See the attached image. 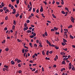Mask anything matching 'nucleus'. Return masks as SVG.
<instances>
[{"instance_id":"obj_19","label":"nucleus","mask_w":75,"mask_h":75,"mask_svg":"<svg viewBox=\"0 0 75 75\" xmlns=\"http://www.w3.org/2000/svg\"><path fill=\"white\" fill-rule=\"evenodd\" d=\"M30 37L31 38H34V36L33 35H32V36L30 35Z\"/></svg>"},{"instance_id":"obj_14","label":"nucleus","mask_w":75,"mask_h":75,"mask_svg":"<svg viewBox=\"0 0 75 75\" xmlns=\"http://www.w3.org/2000/svg\"><path fill=\"white\" fill-rule=\"evenodd\" d=\"M52 16H53V18H57L56 16H55L54 15V14H52Z\"/></svg>"},{"instance_id":"obj_36","label":"nucleus","mask_w":75,"mask_h":75,"mask_svg":"<svg viewBox=\"0 0 75 75\" xmlns=\"http://www.w3.org/2000/svg\"><path fill=\"white\" fill-rule=\"evenodd\" d=\"M18 72L19 74H21V73L22 72V71H21V70H19Z\"/></svg>"},{"instance_id":"obj_26","label":"nucleus","mask_w":75,"mask_h":75,"mask_svg":"<svg viewBox=\"0 0 75 75\" xmlns=\"http://www.w3.org/2000/svg\"><path fill=\"white\" fill-rule=\"evenodd\" d=\"M5 20H7L8 19V16H7L5 18Z\"/></svg>"},{"instance_id":"obj_32","label":"nucleus","mask_w":75,"mask_h":75,"mask_svg":"<svg viewBox=\"0 0 75 75\" xmlns=\"http://www.w3.org/2000/svg\"><path fill=\"white\" fill-rule=\"evenodd\" d=\"M42 54L43 55H45V52H44V51H42Z\"/></svg>"},{"instance_id":"obj_35","label":"nucleus","mask_w":75,"mask_h":75,"mask_svg":"<svg viewBox=\"0 0 75 75\" xmlns=\"http://www.w3.org/2000/svg\"><path fill=\"white\" fill-rule=\"evenodd\" d=\"M49 52V51H47V52L46 53V54L47 55H48V52Z\"/></svg>"},{"instance_id":"obj_21","label":"nucleus","mask_w":75,"mask_h":75,"mask_svg":"<svg viewBox=\"0 0 75 75\" xmlns=\"http://www.w3.org/2000/svg\"><path fill=\"white\" fill-rule=\"evenodd\" d=\"M1 5L3 7H4V3H3V2H2L1 3Z\"/></svg>"},{"instance_id":"obj_25","label":"nucleus","mask_w":75,"mask_h":75,"mask_svg":"<svg viewBox=\"0 0 75 75\" xmlns=\"http://www.w3.org/2000/svg\"><path fill=\"white\" fill-rule=\"evenodd\" d=\"M9 50V49L8 48H6L5 49V51H8Z\"/></svg>"},{"instance_id":"obj_49","label":"nucleus","mask_w":75,"mask_h":75,"mask_svg":"<svg viewBox=\"0 0 75 75\" xmlns=\"http://www.w3.org/2000/svg\"><path fill=\"white\" fill-rule=\"evenodd\" d=\"M5 40H4L2 42V43H4L5 42Z\"/></svg>"},{"instance_id":"obj_43","label":"nucleus","mask_w":75,"mask_h":75,"mask_svg":"<svg viewBox=\"0 0 75 75\" xmlns=\"http://www.w3.org/2000/svg\"><path fill=\"white\" fill-rule=\"evenodd\" d=\"M62 28H61V33H63V30H62Z\"/></svg>"},{"instance_id":"obj_38","label":"nucleus","mask_w":75,"mask_h":75,"mask_svg":"<svg viewBox=\"0 0 75 75\" xmlns=\"http://www.w3.org/2000/svg\"><path fill=\"white\" fill-rule=\"evenodd\" d=\"M22 53H24V49H23L22 50Z\"/></svg>"},{"instance_id":"obj_18","label":"nucleus","mask_w":75,"mask_h":75,"mask_svg":"<svg viewBox=\"0 0 75 75\" xmlns=\"http://www.w3.org/2000/svg\"><path fill=\"white\" fill-rule=\"evenodd\" d=\"M15 16L16 17H18L19 16V14L18 13L15 15Z\"/></svg>"},{"instance_id":"obj_61","label":"nucleus","mask_w":75,"mask_h":75,"mask_svg":"<svg viewBox=\"0 0 75 75\" xmlns=\"http://www.w3.org/2000/svg\"><path fill=\"white\" fill-rule=\"evenodd\" d=\"M36 42H37V43H39V40H36Z\"/></svg>"},{"instance_id":"obj_9","label":"nucleus","mask_w":75,"mask_h":75,"mask_svg":"<svg viewBox=\"0 0 75 75\" xmlns=\"http://www.w3.org/2000/svg\"><path fill=\"white\" fill-rule=\"evenodd\" d=\"M65 70V68H63L61 70V72H62L63 71H64Z\"/></svg>"},{"instance_id":"obj_45","label":"nucleus","mask_w":75,"mask_h":75,"mask_svg":"<svg viewBox=\"0 0 75 75\" xmlns=\"http://www.w3.org/2000/svg\"><path fill=\"white\" fill-rule=\"evenodd\" d=\"M43 3H44L45 5L47 4V2L45 1H43Z\"/></svg>"},{"instance_id":"obj_44","label":"nucleus","mask_w":75,"mask_h":75,"mask_svg":"<svg viewBox=\"0 0 75 75\" xmlns=\"http://www.w3.org/2000/svg\"><path fill=\"white\" fill-rule=\"evenodd\" d=\"M8 6L9 7H11V6H12V5H11V4H9Z\"/></svg>"},{"instance_id":"obj_51","label":"nucleus","mask_w":75,"mask_h":75,"mask_svg":"<svg viewBox=\"0 0 75 75\" xmlns=\"http://www.w3.org/2000/svg\"><path fill=\"white\" fill-rule=\"evenodd\" d=\"M14 24L16 25V22L15 21H14Z\"/></svg>"},{"instance_id":"obj_34","label":"nucleus","mask_w":75,"mask_h":75,"mask_svg":"<svg viewBox=\"0 0 75 75\" xmlns=\"http://www.w3.org/2000/svg\"><path fill=\"white\" fill-rule=\"evenodd\" d=\"M21 60H18V61H17L18 63H19L21 62Z\"/></svg>"},{"instance_id":"obj_42","label":"nucleus","mask_w":75,"mask_h":75,"mask_svg":"<svg viewBox=\"0 0 75 75\" xmlns=\"http://www.w3.org/2000/svg\"><path fill=\"white\" fill-rule=\"evenodd\" d=\"M35 68H34L32 70V71H35Z\"/></svg>"},{"instance_id":"obj_8","label":"nucleus","mask_w":75,"mask_h":75,"mask_svg":"<svg viewBox=\"0 0 75 75\" xmlns=\"http://www.w3.org/2000/svg\"><path fill=\"white\" fill-rule=\"evenodd\" d=\"M63 42H67V40H66L65 39L63 38Z\"/></svg>"},{"instance_id":"obj_24","label":"nucleus","mask_w":75,"mask_h":75,"mask_svg":"<svg viewBox=\"0 0 75 75\" xmlns=\"http://www.w3.org/2000/svg\"><path fill=\"white\" fill-rule=\"evenodd\" d=\"M45 34L46 36H48V34H47V32L45 33Z\"/></svg>"},{"instance_id":"obj_59","label":"nucleus","mask_w":75,"mask_h":75,"mask_svg":"<svg viewBox=\"0 0 75 75\" xmlns=\"http://www.w3.org/2000/svg\"><path fill=\"white\" fill-rule=\"evenodd\" d=\"M28 8H30V6L29 5H28Z\"/></svg>"},{"instance_id":"obj_2","label":"nucleus","mask_w":75,"mask_h":75,"mask_svg":"<svg viewBox=\"0 0 75 75\" xmlns=\"http://www.w3.org/2000/svg\"><path fill=\"white\" fill-rule=\"evenodd\" d=\"M40 12H42V11H43V8H42V7H41V9L40 10Z\"/></svg>"},{"instance_id":"obj_16","label":"nucleus","mask_w":75,"mask_h":75,"mask_svg":"<svg viewBox=\"0 0 75 75\" xmlns=\"http://www.w3.org/2000/svg\"><path fill=\"white\" fill-rule=\"evenodd\" d=\"M55 34L56 35H59V33L56 32L55 33Z\"/></svg>"},{"instance_id":"obj_55","label":"nucleus","mask_w":75,"mask_h":75,"mask_svg":"<svg viewBox=\"0 0 75 75\" xmlns=\"http://www.w3.org/2000/svg\"><path fill=\"white\" fill-rule=\"evenodd\" d=\"M56 4H57V5H59V2H56Z\"/></svg>"},{"instance_id":"obj_56","label":"nucleus","mask_w":75,"mask_h":75,"mask_svg":"<svg viewBox=\"0 0 75 75\" xmlns=\"http://www.w3.org/2000/svg\"><path fill=\"white\" fill-rule=\"evenodd\" d=\"M51 31H54V29H51Z\"/></svg>"},{"instance_id":"obj_46","label":"nucleus","mask_w":75,"mask_h":75,"mask_svg":"<svg viewBox=\"0 0 75 75\" xmlns=\"http://www.w3.org/2000/svg\"><path fill=\"white\" fill-rule=\"evenodd\" d=\"M24 48H26V49H28V47L26 46H24Z\"/></svg>"},{"instance_id":"obj_58","label":"nucleus","mask_w":75,"mask_h":75,"mask_svg":"<svg viewBox=\"0 0 75 75\" xmlns=\"http://www.w3.org/2000/svg\"><path fill=\"white\" fill-rule=\"evenodd\" d=\"M18 59L17 58H16L15 59V61H18Z\"/></svg>"},{"instance_id":"obj_60","label":"nucleus","mask_w":75,"mask_h":75,"mask_svg":"<svg viewBox=\"0 0 75 75\" xmlns=\"http://www.w3.org/2000/svg\"><path fill=\"white\" fill-rule=\"evenodd\" d=\"M35 17H37V18H39V17L38 16H37V15H36L35 16Z\"/></svg>"},{"instance_id":"obj_12","label":"nucleus","mask_w":75,"mask_h":75,"mask_svg":"<svg viewBox=\"0 0 75 75\" xmlns=\"http://www.w3.org/2000/svg\"><path fill=\"white\" fill-rule=\"evenodd\" d=\"M70 37L71 38H72V39H74V37L72 36L71 35H70Z\"/></svg>"},{"instance_id":"obj_5","label":"nucleus","mask_w":75,"mask_h":75,"mask_svg":"<svg viewBox=\"0 0 75 75\" xmlns=\"http://www.w3.org/2000/svg\"><path fill=\"white\" fill-rule=\"evenodd\" d=\"M27 33H31V30H27Z\"/></svg>"},{"instance_id":"obj_63","label":"nucleus","mask_w":75,"mask_h":75,"mask_svg":"<svg viewBox=\"0 0 75 75\" xmlns=\"http://www.w3.org/2000/svg\"><path fill=\"white\" fill-rule=\"evenodd\" d=\"M29 62L30 63H33V61L32 60H30Z\"/></svg>"},{"instance_id":"obj_22","label":"nucleus","mask_w":75,"mask_h":75,"mask_svg":"<svg viewBox=\"0 0 75 75\" xmlns=\"http://www.w3.org/2000/svg\"><path fill=\"white\" fill-rule=\"evenodd\" d=\"M4 68H8V66L6 65H4Z\"/></svg>"},{"instance_id":"obj_64","label":"nucleus","mask_w":75,"mask_h":75,"mask_svg":"<svg viewBox=\"0 0 75 75\" xmlns=\"http://www.w3.org/2000/svg\"><path fill=\"white\" fill-rule=\"evenodd\" d=\"M49 53V54H52V51H50V52Z\"/></svg>"},{"instance_id":"obj_30","label":"nucleus","mask_w":75,"mask_h":75,"mask_svg":"<svg viewBox=\"0 0 75 75\" xmlns=\"http://www.w3.org/2000/svg\"><path fill=\"white\" fill-rule=\"evenodd\" d=\"M12 28L13 29V30H14L15 28V26L14 25H13V27H12Z\"/></svg>"},{"instance_id":"obj_6","label":"nucleus","mask_w":75,"mask_h":75,"mask_svg":"<svg viewBox=\"0 0 75 75\" xmlns=\"http://www.w3.org/2000/svg\"><path fill=\"white\" fill-rule=\"evenodd\" d=\"M54 30H55L56 31H57V30H58V29L56 27H54Z\"/></svg>"},{"instance_id":"obj_17","label":"nucleus","mask_w":75,"mask_h":75,"mask_svg":"<svg viewBox=\"0 0 75 75\" xmlns=\"http://www.w3.org/2000/svg\"><path fill=\"white\" fill-rule=\"evenodd\" d=\"M31 10H32V7H30V8L28 10V11H31Z\"/></svg>"},{"instance_id":"obj_31","label":"nucleus","mask_w":75,"mask_h":75,"mask_svg":"<svg viewBox=\"0 0 75 75\" xmlns=\"http://www.w3.org/2000/svg\"><path fill=\"white\" fill-rule=\"evenodd\" d=\"M27 23H30V21L29 20H27L26 21Z\"/></svg>"},{"instance_id":"obj_48","label":"nucleus","mask_w":75,"mask_h":75,"mask_svg":"<svg viewBox=\"0 0 75 75\" xmlns=\"http://www.w3.org/2000/svg\"><path fill=\"white\" fill-rule=\"evenodd\" d=\"M36 12L37 13H39V10H38V9H37V11H36Z\"/></svg>"},{"instance_id":"obj_7","label":"nucleus","mask_w":75,"mask_h":75,"mask_svg":"<svg viewBox=\"0 0 75 75\" xmlns=\"http://www.w3.org/2000/svg\"><path fill=\"white\" fill-rule=\"evenodd\" d=\"M60 54L61 55H65V53H64L63 52H61L60 53Z\"/></svg>"},{"instance_id":"obj_27","label":"nucleus","mask_w":75,"mask_h":75,"mask_svg":"<svg viewBox=\"0 0 75 75\" xmlns=\"http://www.w3.org/2000/svg\"><path fill=\"white\" fill-rule=\"evenodd\" d=\"M27 25V23H25L24 24V27H26V26Z\"/></svg>"},{"instance_id":"obj_1","label":"nucleus","mask_w":75,"mask_h":75,"mask_svg":"<svg viewBox=\"0 0 75 75\" xmlns=\"http://www.w3.org/2000/svg\"><path fill=\"white\" fill-rule=\"evenodd\" d=\"M71 21H72V22L73 23H74V18H73V17H71Z\"/></svg>"},{"instance_id":"obj_29","label":"nucleus","mask_w":75,"mask_h":75,"mask_svg":"<svg viewBox=\"0 0 75 75\" xmlns=\"http://www.w3.org/2000/svg\"><path fill=\"white\" fill-rule=\"evenodd\" d=\"M72 25H70V26H69L68 27V28H72Z\"/></svg>"},{"instance_id":"obj_20","label":"nucleus","mask_w":75,"mask_h":75,"mask_svg":"<svg viewBox=\"0 0 75 75\" xmlns=\"http://www.w3.org/2000/svg\"><path fill=\"white\" fill-rule=\"evenodd\" d=\"M29 45L31 47H33V45H32V43H29Z\"/></svg>"},{"instance_id":"obj_10","label":"nucleus","mask_w":75,"mask_h":75,"mask_svg":"<svg viewBox=\"0 0 75 75\" xmlns=\"http://www.w3.org/2000/svg\"><path fill=\"white\" fill-rule=\"evenodd\" d=\"M64 37H65V38H66V37H67V38H68V36H67V34L64 35Z\"/></svg>"},{"instance_id":"obj_4","label":"nucleus","mask_w":75,"mask_h":75,"mask_svg":"<svg viewBox=\"0 0 75 75\" xmlns=\"http://www.w3.org/2000/svg\"><path fill=\"white\" fill-rule=\"evenodd\" d=\"M11 63L12 65H14V64H15V63H14V62L13 61H11Z\"/></svg>"},{"instance_id":"obj_28","label":"nucleus","mask_w":75,"mask_h":75,"mask_svg":"<svg viewBox=\"0 0 75 75\" xmlns=\"http://www.w3.org/2000/svg\"><path fill=\"white\" fill-rule=\"evenodd\" d=\"M41 15H42V17H43V18H45V16H44V14H43V13H42Z\"/></svg>"},{"instance_id":"obj_54","label":"nucleus","mask_w":75,"mask_h":75,"mask_svg":"<svg viewBox=\"0 0 75 75\" xmlns=\"http://www.w3.org/2000/svg\"><path fill=\"white\" fill-rule=\"evenodd\" d=\"M57 7H59L60 8H61V7H62V6L58 5Z\"/></svg>"},{"instance_id":"obj_53","label":"nucleus","mask_w":75,"mask_h":75,"mask_svg":"<svg viewBox=\"0 0 75 75\" xmlns=\"http://www.w3.org/2000/svg\"><path fill=\"white\" fill-rule=\"evenodd\" d=\"M69 70H71V69L72 67L71 66L69 67Z\"/></svg>"},{"instance_id":"obj_41","label":"nucleus","mask_w":75,"mask_h":75,"mask_svg":"<svg viewBox=\"0 0 75 75\" xmlns=\"http://www.w3.org/2000/svg\"><path fill=\"white\" fill-rule=\"evenodd\" d=\"M6 69L5 68H3V71H6Z\"/></svg>"},{"instance_id":"obj_3","label":"nucleus","mask_w":75,"mask_h":75,"mask_svg":"<svg viewBox=\"0 0 75 75\" xmlns=\"http://www.w3.org/2000/svg\"><path fill=\"white\" fill-rule=\"evenodd\" d=\"M54 47L56 50H58L59 49V47H57V45H54Z\"/></svg>"},{"instance_id":"obj_40","label":"nucleus","mask_w":75,"mask_h":75,"mask_svg":"<svg viewBox=\"0 0 75 75\" xmlns=\"http://www.w3.org/2000/svg\"><path fill=\"white\" fill-rule=\"evenodd\" d=\"M16 3H17V4H18V3H19V0L16 1Z\"/></svg>"},{"instance_id":"obj_13","label":"nucleus","mask_w":75,"mask_h":75,"mask_svg":"<svg viewBox=\"0 0 75 75\" xmlns=\"http://www.w3.org/2000/svg\"><path fill=\"white\" fill-rule=\"evenodd\" d=\"M61 13H62V14H65V12L64 11H62Z\"/></svg>"},{"instance_id":"obj_37","label":"nucleus","mask_w":75,"mask_h":75,"mask_svg":"<svg viewBox=\"0 0 75 75\" xmlns=\"http://www.w3.org/2000/svg\"><path fill=\"white\" fill-rule=\"evenodd\" d=\"M64 31H66L67 32H68V29H64Z\"/></svg>"},{"instance_id":"obj_62","label":"nucleus","mask_w":75,"mask_h":75,"mask_svg":"<svg viewBox=\"0 0 75 75\" xmlns=\"http://www.w3.org/2000/svg\"><path fill=\"white\" fill-rule=\"evenodd\" d=\"M55 58H56V59H58V56L57 55H56Z\"/></svg>"},{"instance_id":"obj_52","label":"nucleus","mask_w":75,"mask_h":75,"mask_svg":"<svg viewBox=\"0 0 75 75\" xmlns=\"http://www.w3.org/2000/svg\"><path fill=\"white\" fill-rule=\"evenodd\" d=\"M46 41L47 44H49V43H50V42H49L48 40H47Z\"/></svg>"},{"instance_id":"obj_33","label":"nucleus","mask_w":75,"mask_h":75,"mask_svg":"<svg viewBox=\"0 0 75 75\" xmlns=\"http://www.w3.org/2000/svg\"><path fill=\"white\" fill-rule=\"evenodd\" d=\"M72 70H73V71H75V67H72Z\"/></svg>"},{"instance_id":"obj_39","label":"nucleus","mask_w":75,"mask_h":75,"mask_svg":"<svg viewBox=\"0 0 75 75\" xmlns=\"http://www.w3.org/2000/svg\"><path fill=\"white\" fill-rule=\"evenodd\" d=\"M63 58H64V57H65V58H67V56L63 55Z\"/></svg>"},{"instance_id":"obj_11","label":"nucleus","mask_w":75,"mask_h":75,"mask_svg":"<svg viewBox=\"0 0 75 75\" xmlns=\"http://www.w3.org/2000/svg\"><path fill=\"white\" fill-rule=\"evenodd\" d=\"M7 8L6 7H4L3 8V10H4V11H5V10H6V9H7Z\"/></svg>"},{"instance_id":"obj_57","label":"nucleus","mask_w":75,"mask_h":75,"mask_svg":"<svg viewBox=\"0 0 75 75\" xmlns=\"http://www.w3.org/2000/svg\"><path fill=\"white\" fill-rule=\"evenodd\" d=\"M42 71L43 72H44V68H43V67H42Z\"/></svg>"},{"instance_id":"obj_50","label":"nucleus","mask_w":75,"mask_h":75,"mask_svg":"<svg viewBox=\"0 0 75 75\" xmlns=\"http://www.w3.org/2000/svg\"><path fill=\"white\" fill-rule=\"evenodd\" d=\"M33 36L34 37L36 35V34H35V33H34L33 34Z\"/></svg>"},{"instance_id":"obj_23","label":"nucleus","mask_w":75,"mask_h":75,"mask_svg":"<svg viewBox=\"0 0 75 75\" xmlns=\"http://www.w3.org/2000/svg\"><path fill=\"white\" fill-rule=\"evenodd\" d=\"M63 60H64V61H67V60H68V58H64Z\"/></svg>"},{"instance_id":"obj_15","label":"nucleus","mask_w":75,"mask_h":75,"mask_svg":"<svg viewBox=\"0 0 75 75\" xmlns=\"http://www.w3.org/2000/svg\"><path fill=\"white\" fill-rule=\"evenodd\" d=\"M62 64H64V65H65V61H62Z\"/></svg>"},{"instance_id":"obj_47","label":"nucleus","mask_w":75,"mask_h":75,"mask_svg":"<svg viewBox=\"0 0 75 75\" xmlns=\"http://www.w3.org/2000/svg\"><path fill=\"white\" fill-rule=\"evenodd\" d=\"M28 50H27V49H26L25 50V52H28Z\"/></svg>"}]
</instances>
